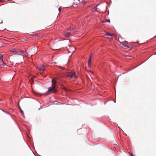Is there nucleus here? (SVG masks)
Segmentation results:
<instances>
[{
    "instance_id": "nucleus-19",
    "label": "nucleus",
    "mask_w": 156,
    "mask_h": 156,
    "mask_svg": "<svg viewBox=\"0 0 156 156\" xmlns=\"http://www.w3.org/2000/svg\"><path fill=\"white\" fill-rule=\"evenodd\" d=\"M73 48L74 49V50H75V48Z\"/></svg>"
},
{
    "instance_id": "nucleus-15",
    "label": "nucleus",
    "mask_w": 156,
    "mask_h": 156,
    "mask_svg": "<svg viewBox=\"0 0 156 156\" xmlns=\"http://www.w3.org/2000/svg\"><path fill=\"white\" fill-rule=\"evenodd\" d=\"M71 29L72 30H73V29H74V28H70L69 29V30H71Z\"/></svg>"
},
{
    "instance_id": "nucleus-4",
    "label": "nucleus",
    "mask_w": 156,
    "mask_h": 156,
    "mask_svg": "<svg viewBox=\"0 0 156 156\" xmlns=\"http://www.w3.org/2000/svg\"><path fill=\"white\" fill-rule=\"evenodd\" d=\"M44 66L43 65H41L36 67L37 69L42 72L41 73H42L44 71Z\"/></svg>"
},
{
    "instance_id": "nucleus-2",
    "label": "nucleus",
    "mask_w": 156,
    "mask_h": 156,
    "mask_svg": "<svg viewBox=\"0 0 156 156\" xmlns=\"http://www.w3.org/2000/svg\"><path fill=\"white\" fill-rule=\"evenodd\" d=\"M67 76L70 79L73 78L76 79L77 77V76L76 75V73L74 72H72L69 73Z\"/></svg>"
},
{
    "instance_id": "nucleus-9",
    "label": "nucleus",
    "mask_w": 156,
    "mask_h": 156,
    "mask_svg": "<svg viewBox=\"0 0 156 156\" xmlns=\"http://www.w3.org/2000/svg\"><path fill=\"white\" fill-rule=\"evenodd\" d=\"M114 35V34H110L108 33H107V34H106V35L107 36H113Z\"/></svg>"
},
{
    "instance_id": "nucleus-5",
    "label": "nucleus",
    "mask_w": 156,
    "mask_h": 156,
    "mask_svg": "<svg viewBox=\"0 0 156 156\" xmlns=\"http://www.w3.org/2000/svg\"><path fill=\"white\" fill-rule=\"evenodd\" d=\"M98 5H97L95 7H94V9L95 11H96L97 12H98L99 10H98V9L97 8V6H98Z\"/></svg>"
},
{
    "instance_id": "nucleus-13",
    "label": "nucleus",
    "mask_w": 156,
    "mask_h": 156,
    "mask_svg": "<svg viewBox=\"0 0 156 156\" xmlns=\"http://www.w3.org/2000/svg\"><path fill=\"white\" fill-rule=\"evenodd\" d=\"M3 62V66H5L6 65V64L3 61V62Z\"/></svg>"
},
{
    "instance_id": "nucleus-10",
    "label": "nucleus",
    "mask_w": 156,
    "mask_h": 156,
    "mask_svg": "<svg viewBox=\"0 0 156 156\" xmlns=\"http://www.w3.org/2000/svg\"><path fill=\"white\" fill-rule=\"evenodd\" d=\"M69 33H66L65 34V36H66V37H68L69 36Z\"/></svg>"
},
{
    "instance_id": "nucleus-3",
    "label": "nucleus",
    "mask_w": 156,
    "mask_h": 156,
    "mask_svg": "<svg viewBox=\"0 0 156 156\" xmlns=\"http://www.w3.org/2000/svg\"><path fill=\"white\" fill-rule=\"evenodd\" d=\"M24 53V51H19V53L20 54V55H18L16 57V59L17 60H23V56L22 55H21V54L22 53Z\"/></svg>"
},
{
    "instance_id": "nucleus-11",
    "label": "nucleus",
    "mask_w": 156,
    "mask_h": 156,
    "mask_svg": "<svg viewBox=\"0 0 156 156\" xmlns=\"http://www.w3.org/2000/svg\"><path fill=\"white\" fill-rule=\"evenodd\" d=\"M20 112H21V113L22 115H23V116L24 117V113L23 112V111L22 110V109H20Z\"/></svg>"
},
{
    "instance_id": "nucleus-7",
    "label": "nucleus",
    "mask_w": 156,
    "mask_h": 156,
    "mask_svg": "<svg viewBox=\"0 0 156 156\" xmlns=\"http://www.w3.org/2000/svg\"><path fill=\"white\" fill-rule=\"evenodd\" d=\"M3 56L2 55L0 54V59L1 60L2 62H3Z\"/></svg>"
},
{
    "instance_id": "nucleus-16",
    "label": "nucleus",
    "mask_w": 156,
    "mask_h": 156,
    "mask_svg": "<svg viewBox=\"0 0 156 156\" xmlns=\"http://www.w3.org/2000/svg\"><path fill=\"white\" fill-rule=\"evenodd\" d=\"M88 66L89 67H90V63H88Z\"/></svg>"
},
{
    "instance_id": "nucleus-8",
    "label": "nucleus",
    "mask_w": 156,
    "mask_h": 156,
    "mask_svg": "<svg viewBox=\"0 0 156 156\" xmlns=\"http://www.w3.org/2000/svg\"><path fill=\"white\" fill-rule=\"evenodd\" d=\"M91 56H92V55H90V57L88 60V63H90H90H91Z\"/></svg>"
},
{
    "instance_id": "nucleus-14",
    "label": "nucleus",
    "mask_w": 156,
    "mask_h": 156,
    "mask_svg": "<svg viewBox=\"0 0 156 156\" xmlns=\"http://www.w3.org/2000/svg\"><path fill=\"white\" fill-rule=\"evenodd\" d=\"M30 81L31 82V81H33V80L31 78L30 79Z\"/></svg>"
},
{
    "instance_id": "nucleus-1",
    "label": "nucleus",
    "mask_w": 156,
    "mask_h": 156,
    "mask_svg": "<svg viewBox=\"0 0 156 156\" xmlns=\"http://www.w3.org/2000/svg\"><path fill=\"white\" fill-rule=\"evenodd\" d=\"M52 85L51 86L48 88V94H51V93H55L57 92V90L55 86L56 83V81L55 80L52 79L51 81Z\"/></svg>"
},
{
    "instance_id": "nucleus-12",
    "label": "nucleus",
    "mask_w": 156,
    "mask_h": 156,
    "mask_svg": "<svg viewBox=\"0 0 156 156\" xmlns=\"http://www.w3.org/2000/svg\"><path fill=\"white\" fill-rule=\"evenodd\" d=\"M106 20V22L110 23V20Z\"/></svg>"
},
{
    "instance_id": "nucleus-18",
    "label": "nucleus",
    "mask_w": 156,
    "mask_h": 156,
    "mask_svg": "<svg viewBox=\"0 0 156 156\" xmlns=\"http://www.w3.org/2000/svg\"><path fill=\"white\" fill-rule=\"evenodd\" d=\"M75 51H73V52H74Z\"/></svg>"
},
{
    "instance_id": "nucleus-17",
    "label": "nucleus",
    "mask_w": 156,
    "mask_h": 156,
    "mask_svg": "<svg viewBox=\"0 0 156 156\" xmlns=\"http://www.w3.org/2000/svg\"><path fill=\"white\" fill-rule=\"evenodd\" d=\"M58 10H59V12H60L61 9L60 8H59L58 9Z\"/></svg>"
},
{
    "instance_id": "nucleus-6",
    "label": "nucleus",
    "mask_w": 156,
    "mask_h": 156,
    "mask_svg": "<svg viewBox=\"0 0 156 156\" xmlns=\"http://www.w3.org/2000/svg\"><path fill=\"white\" fill-rule=\"evenodd\" d=\"M62 88L63 90H65L66 91L69 90V89H67L64 86H62Z\"/></svg>"
}]
</instances>
